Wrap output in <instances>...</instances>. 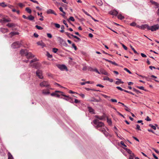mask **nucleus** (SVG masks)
Wrapping results in <instances>:
<instances>
[{
	"mask_svg": "<svg viewBox=\"0 0 159 159\" xmlns=\"http://www.w3.org/2000/svg\"><path fill=\"white\" fill-rule=\"evenodd\" d=\"M42 93L43 94L45 95H49L50 93L49 90L48 89L43 90H42Z\"/></svg>",
	"mask_w": 159,
	"mask_h": 159,
	"instance_id": "17",
	"label": "nucleus"
},
{
	"mask_svg": "<svg viewBox=\"0 0 159 159\" xmlns=\"http://www.w3.org/2000/svg\"><path fill=\"white\" fill-rule=\"evenodd\" d=\"M116 88L117 89H119V90H120L121 91H124V90H125V89H122L120 87H119V86H117Z\"/></svg>",
	"mask_w": 159,
	"mask_h": 159,
	"instance_id": "51",
	"label": "nucleus"
},
{
	"mask_svg": "<svg viewBox=\"0 0 159 159\" xmlns=\"http://www.w3.org/2000/svg\"><path fill=\"white\" fill-rule=\"evenodd\" d=\"M0 6L2 7H5L7 6V5L5 4V3L4 2L0 3Z\"/></svg>",
	"mask_w": 159,
	"mask_h": 159,
	"instance_id": "39",
	"label": "nucleus"
},
{
	"mask_svg": "<svg viewBox=\"0 0 159 159\" xmlns=\"http://www.w3.org/2000/svg\"><path fill=\"white\" fill-rule=\"evenodd\" d=\"M118 18L120 20H122L124 18V17L120 14L118 16Z\"/></svg>",
	"mask_w": 159,
	"mask_h": 159,
	"instance_id": "32",
	"label": "nucleus"
},
{
	"mask_svg": "<svg viewBox=\"0 0 159 159\" xmlns=\"http://www.w3.org/2000/svg\"><path fill=\"white\" fill-rule=\"evenodd\" d=\"M136 23L135 22H132L130 24V25L131 26H135L136 25Z\"/></svg>",
	"mask_w": 159,
	"mask_h": 159,
	"instance_id": "62",
	"label": "nucleus"
},
{
	"mask_svg": "<svg viewBox=\"0 0 159 159\" xmlns=\"http://www.w3.org/2000/svg\"><path fill=\"white\" fill-rule=\"evenodd\" d=\"M134 154L133 153H132L131 155L129 156V159H134Z\"/></svg>",
	"mask_w": 159,
	"mask_h": 159,
	"instance_id": "53",
	"label": "nucleus"
},
{
	"mask_svg": "<svg viewBox=\"0 0 159 159\" xmlns=\"http://www.w3.org/2000/svg\"><path fill=\"white\" fill-rule=\"evenodd\" d=\"M130 47L135 53L136 54H139V53L137 52L135 50L134 48H133V47L131 45H130Z\"/></svg>",
	"mask_w": 159,
	"mask_h": 159,
	"instance_id": "36",
	"label": "nucleus"
},
{
	"mask_svg": "<svg viewBox=\"0 0 159 159\" xmlns=\"http://www.w3.org/2000/svg\"><path fill=\"white\" fill-rule=\"evenodd\" d=\"M151 2L155 6H156L157 7H158L159 4L157 2H155V1H151Z\"/></svg>",
	"mask_w": 159,
	"mask_h": 159,
	"instance_id": "34",
	"label": "nucleus"
},
{
	"mask_svg": "<svg viewBox=\"0 0 159 159\" xmlns=\"http://www.w3.org/2000/svg\"><path fill=\"white\" fill-rule=\"evenodd\" d=\"M47 13L48 14H52L55 16L57 15V14L54 12V11L51 9L48 10L47 11Z\"/></svg>",
	"mask_w": 159,
	"mask_h": 159,
	"instance_id": "18",
	"label": "nucleus"
},
{
	"mask_svg": "<svg viewBox=\"0 0 159 159\" xmlns=\"http://www.w3.org/2000/svg\"><path fill=\"white\" fill-rule=\"evenodd\" d=\"M58 93H60L61 94L63 93L62 92L59 91H55L54 92L51 93L50 95L52 96H56L57 97H59L60 95Z\"/></svg>",
	"mask_w": 159,
	"mask_h": 159,
	"instance_id": "8",
	"label": "nucleus"
},
{
	"mask_svg": "<svg viewBox=\"0 0 159 159\" xmlns=\"http://www.w3.org/2000/svg\"><path fill=\"white\" fill-rule=\"evenodd\" d=\"M7 25L9 27L11 28L16 26V24L13 23H8Z\"/></svg>",
	"mask_w": 159,
	"mask_h": 159,
	"instance_id": "26",
	"label": "nucleus"
},
{
	"mask_svg": "<svg viewBox=\"0 0 159 159\" xmlns=\"http://www.w3.org/2000/svg\"><path fill=\"white\" fill-rule=\"evenodd\" d=\"M37 44L38 45L42 46V47L45 46V44L42 41L38 42Z\"/></svg>",
	"mask_w": 159,
	"mask_h": 159,
	"instance_id": "24",
	"label": "nucleus"
},
{
	"mask_svg": "<svg viewBox=\"0 0 159 159\" xmlns=\"http://www.w3.org/2000/svg\"><path fill=\"white\" fill-rule=\"evenodd\" d=\"M65 34L68 37L70 38H71V37L70 36V35L72 36L74 38L77 39L79 41H80L81 40V39L78 37L72 34H70L68 32H65Z\"/></svg>",
	"mask_w": 159,
	"mask_h": 159,
	"instance_id": "10",
	"label": "nucleus"
},
{
	"mask_svg": "<svg viewBox=\"0 0 159 159\" xmlns=\"http://www.w3.org/2000/svg\"><path fill=\"white\" fill-rule=\"evenodd\" d=\"M21 42L17 41L13 43L11 45V47L13 48H20L21 45Z\"/></svg>",
	"mask_w": 159,
	"mask_h": 159,
	"instance_id": "3",
	"label": "nucleus"
},
{
	"mask_svg": "<svg viewBox=\"0 0 159 159\" xmlns=\"http://www.w3.org/2000/svg\"><path fill=\"white\" fill-rule=\"evenodd\" d=\"M34 17L31 15H29L28 16V19L30 21H34Z\"/></svg>",
	"mask_w": 159,
	"mask_h": 159,
	"instance_id": "25",
	"label": "nucleus"
},
{
	"mask_svg": "<svg viewBox=\"0 0 159 159\" xmlns=\"http://www.w3.org/2000/svg\"><path fill=\"white\" fill-rule=\"evenodd\" d=\"M1 17H0V18H1L0 19V23L2 24L3 25L6 22L11 21V19L7 16L4 15L2 14H1Z\"/></svg>",
	"mask_w": 159,
	"mask_h": 159,
	"instance_id": "2",
	"label": "nucleus"
},
{
	"mask_svg": "<svg viewBox=\"0 0 159 159\" xmlns=\"http://www.w3.org/2000/svg\"><path fill=\"white\" fill-rule=\"evenodd\" d=\"M20 54L22 56H26L28 53V50L26 49H21L20 52Z\"/></svg>",
	"mask_w": 159,
	"mask_h": 159,
	"instance_id": "13",
	"label": "nucleus"
},
{
	"mask_svg": "<svg viewBox=\"0 0 159 159\" xmlns=\"http://www.w3.org/2000/svg\"><path fill=\"white\" fill-rule=\"evenodd\" d=\"M88 70L90 71H92L93 70V69L90 66L88 67Z\"/></svg>",
	"mask_w": 159,
	"mask_h": 159,
	"instance_id": "54",
	"label": "nucleus"
},
{
	"mask_svg": "<svg viewBox=\"0 0 159 159\" xmlns=\"http://www.w3.org/2000/svg\"><path fill=\"white\" fill-rule=\"evenodd\" d=\"M98 130L104 134L106 137H108L109 136L110 137H111V135L107 131H106L105 129L104 128H101L98 129Z\"/></svg>",
	"mask_w": 159,
	"mask_h": 159,
	"instance_id": "6",
	"label": "nucleus"
},
{
	"mask_svg": "<svg viewBox=\"0 0 159 159\" xmlns=\"http://www.w3.org/2000/svg\"><path fill=\"white\" fill-rule=\"evenodd\" d=\"M133 90L134 91L136 92L137 93H140V92L139 90H138L134 88L133 89Z\"/></svg>",
	"mask_w": 159,
	"mask_h": 159,
	"instance_id": "55",
	"label": "nucleus"
},
{
	"mask_svg": "<svg viewBox=\"0 0 159 159\" xmlns=\"http://www.w3.org/2000/svg\"><path fill=\"white\" fill-rule=\"evenodd\" d=\"M149 26L147 24H144L142 25L139 26V28L142 30H145L147 29L148 30H149Z\"/></svg>",
	"mask_w": 159,
	"mask_h": 159,
	"instance_id": "12",
	"label": "nucleus"
},
{
	"mask_svg": "<svg viewBox=\"0 0 159 159\" xmlns=\"http://www.w3.org/2000/svg\"><path fill=\"white\" fill-rule=\"evenodd\" d=\"M40 86L42 87L47 88L50 86V84L48 81H43L40 84Z\"/></svg>",
	"mask_w": 159,
	"mask_h": 159,
	"instance_id": "4",
	"label": "nucleus"
},
{
	"mask_svg": "<svg viewBox=\"0 0 159 159\" xmlns=\"http://www.w3.org/2000/svg\"><path fill=\"white\" fill-rule=\"evenodd\" d=\"M75 19L74 17L72 16H70L68 20V21L69 22V20H71L72 21H75Z\"/></svg>",
	"mask_w": 159,
	"mask_h": 159,
	"instance_id": "40",
	"label": "nucleus"
},
{
	"mask_svg": "<svg viewBox=\"0 0 159 159\" xmlns=\"http://www.w3.org/2000/svg\"><path fill=\"white\" fill-rule=\"evenodd\" d=\"M9 30L7 29L4 28H0V31L2 33H5L8 31Z\"/></svg>",
	"mask_w": 159,
	"mask_h": 159,
	"instance_id": "23",
	"label": "nucleus"
},
{
	"mask_svg": "<svg viewBox=\"0 0 159 159\" xmlns=\"http://www.w3.org/2000/svg\"><path fill=\"white\" fill-rule=\"evenodd\" d=\"M124 149L126 150V152L129 154H132V152L131 151L130 149H127L126 148H123Z\"/></svg>",
	"mask_w": 159,
	"mask_h": 159,
	"instance_id": "31",
	"label": "nucleus"
},
{
	"mask_svg": "<svg viewBox=\"0 0 159 159\" xmlns=\"http://www.w3.org/2000/svg\"><path fill=\"white\" fill-rule=\"evenodd\" d=\"M61 95L66 98H63L65 100H66V101H69V100H70V97L69 96H67L66 95H65V94H64V93H62V94H61Z\"/></svg>",
	"mask_w": 159,
	"mask_h": 159,
	"instance_id": "21",
	"label": "nucleus"
},
{
	"mask_svg": "<svg viewBox=\"0 0 159 159\" xmlns=\"http://www.w3.org/2000/svg\"><path fill=\"white\" fill-rule=\"evenodd\" d=\"M152 155L154 157L155 159H158V157L156 156V155L154 153H152Z\"/></svg>",
	"mask_w": 159,
	"mask_h": 159,
	"instance_id": "64",
	"label": "nucleus"
},
{
	"mask_svg": "<svg viewBox=\"0 0 159 159\" xmlns=\"http://www.w3.org/2000/svg\"><path fill=\"white\" fill-rule=\"evenodd\" d=\"M124 70L126 71L127 72H128L129 73V74H131L132 73L131 72V71L129 70L127 68H124Z\"/></svg>",
	"mask_w": 159,
	"mask_h": 159,
	"instance_id": "50",
	"label": "nucleus"
},
{
	"mask_svg": "<svg viewBox=\"0 0 159 159\" xmlns=\"http://www.w3.org/2000/svg\"><path fill=\"white\" fill-rule=\"evenodd\" d=\"M57 66L61 70H67V69L66 66L64 65L58 64L57 65Z\"/></svg>",
	"mask_w": 159,
	"mask_h": 159,
	"instance_id": "9",
	"label": "nucleus"
},
{
	"mask_svg": "<svg viewBox=\"0 0 159 159\" xmlns=\"http://www.w3.org/2000/svg\"><path fill=\"white\" fill-rule=\"evenodd\" d=\"M8 159H13V157L11 154L10 153H8Z\"/></svg>",
	"mask_w": 159,
	"mask_h": 159,
	"instance_id": "35",
	"label": "nucleus"
},
{
	"mask_svg": "<svg viewBox=\"0 0 159 159\" xmlns=\"http://www.w3.org/2000/svg\"><path fill=\"white\" fill-rule=\"evenodd\" d=\"M118 81H117L116 82V84L117 85H119L120 84H123L124 82L121 81V80L118 79H117Z\"/></svg>",
	"mask_w": 159,
	"mask_h": 159,
	"instance_id": "28",
	"label": "nucleus"
},
{
	"mask_svg": "<svg viewBox=\"0 0 159 159\" xmlns=\"http://www.w3.org/2000/svg\"><path fill=\"white\" fill-rule=\"evenodd\" d=\"M90 102H99L101 101V98H99V99H97L94 97L90 99L89 100Z\"/></svg>",
	"mask_w": 159,
	"mask_h": 159,
	"instance_id": "15",
	"label": "nucleus"
},
{
	"mask_svg": "<svg viewBox=\"0 0 159 159\" xmlns=\"http://www.w3.org/2000/svg\"><path fill=\"white\" fill-rule=\"evenodd\" d=\"M74 102L75 103H78L80 102V100H79L76 99H75Z\"/></svg>",
	"mask_w": 159,
	"mask_h": 159,
	"instance_id": "57",
	"label": "nucleus"
},
{
	"mask_svg": "<svg viewBox=\"0 0 159 159\" xmlns=\"http://www.w3.org/2000/svg\"><path fill=\"white\" fill-rule=\"evenodd\" d=\"M93 124L95 125V128L98 129L101 128H103L102 127L104 126L103 122L99 121L98 119H95L93 122Z\"/></svg>",
	"mask_w": 159,
	"mask_h": 159,
	"instance_id": "1",
	"label": "nucleus"
},
{
	"mask_svg": "<svg viewBox=\"0 0 159 159\" xmlns=\"http://www.w3.org/2000/svg\"><path fill=\"white\" fill-rule=\"evenodd\" d=\"M111 102H117V100L116 99H111L110 100Z\"/></svg>",
	"mask_w": 159,
	"mask_h": 159,
	"instance_id": "59",
	"label": "nucleus"
},
{
	"mask_svg": "<svg viewBox=\"0 0 159 159\" xmlns=\"http://www.w3.org/2000/svg\"><path fill=\"white\" fill-rule=\"evenodd\" d=\"M109 14L111 15L116 16L118 14V12L116 10H111L109 12Z\"/></svg>",
	"mask_w": 159,
	"mask_h": 159,
	"instance_id": "16",
	"label": "nucleus"
},
{
	"mask_svg": "<svg viewBox=\"0 0 159 159\" xmlns=\"http://www.w3.org/2000/svg\"><path fill=\"white\" fill-rule=\"evenodd\" d=\"M38 61V60L37 58H34L32 60H31L30 61V66L32 67H35L36 68L37 66L36 65L37 64V63H34L33 64H32V63L36 62Z\"/></svg>",
	"mask_w": 159,
	"mask_h": 159,
	"instance_id": "7",
	"label": "nucleus"
},
{
	"mask_svg": "<svg viewBox=\"0 0 159 159\" xmlns=\"http://www.w3.org/2000/svg\"><path fill=\"white\" fill-rule=\"evenodd\" d=\"M145 120L147 121H150L151 120V119H150L148 116H147Z\"/></svg>",
	"mask_w": 159,
	"mask_h": 159,
	"instance_id": "63",
	"label": "nucleus"
},
{
	"mask_svg": "<svg viewBox=\"0 0 159 159\" xmlns=\"http://www.w3.org/2000/svg\"><path fill=\"white\" fill-rule=\"evenodd\" d=\"M26 11L29 13H30L31 12V10L29 7H27L25 9Z\"/></svg>",
	"mask_w": 159,
	"mask_h": 159,
	"instance_id": "38",
	"label": "nucleus"
},
{
	"mask_svg": "<svg viewBox=\"0 0 159 159\" xmlns=\"http://www.w3.org/2000/svg\"><path fill=\"white\" fill-rule=\"evenodd\" d=\"M107 122L109 125H111L112 124V121L111 119H107Z\"/></svg>",
	"mask_w": 159,
	"mask_h": 159,
	"instance_id": "45",
	"label": "nucleus"
},
{
	"mask_svg": "<svg viewBox=\"0 0 159 159\" xmlns=\"http://www.w3.org/2000/svg\"><path fill=\"white\" fill-rule=\"evenodd\" d=\"M47 36L49 38H52V35L51 34H50V33H47Z\"/></svg>",
	"mask_w": 159,
	"mask_h": 159,
	"instance_id": "60",
	"label": "nucleus"
},
{
	"mask_svg": "<svg viewBox=\"0 0 159 159\" xmlns=\"http://www.w3.org/2000/svg\"><path fill=\"white\" fill-rule=\"evenodd\" d=\"M97 4L99 6H101L102 4V2L101 0H96Z\"/></svg>",
	"mask_w": 159,
	"mask_h": 159,
	"instance_id": "29",
	"label": "nucleus"
},
{
	"mask_svg": "<svg viewBox=\"0 0 159 159\" xmlns=\"http://www.w3.org/2000/svg\"><path fill=\"white\" fill-rule=\"evenodd\" d=\"M63 46L65 47H67L68 44L65 41V42L62 44Z\"/></svg>",
	"mask_w": 159,
	"mask_h": 159,
	"instance_id": "58",
	"label": "nucleus"
},
{
	"mask_svg": "<svg viewBox=\"0 0 159 159\" xmlns=\"http://www.w3.org/2000/svg\"><path fill=\"white\" fill-rule=\"evenodd\" d=\"M54 24L55 27L57 28H60V25L59 24L57 23H54Z\"/></svg>",
	"mask_w": 159,
	"mask_h": 159,
	"instance_id": "49",
	"label": "nucleus"
},
{
	"mask_svg": "<svg viewBox=\"0 0 159 159\" xmlns=\"http://www.w3.org/2000/svg\"><path fill=\"white\" fill-rule=\"evenodd\" d=\"M72 46L73 48H74L75 50H77V48L76 47V46L75 45V44L73 43L72 44Z\"/></svg>",
	"mask_w": 159,
	"mask_h": 159,
	"instance_id": "56",
	"label": "nucleus"
},
{
	"mask_svg": "<svg viewBox=\"0 0 159 159\" xmlns=\"http://www.w3.org/2000/svg\"><path fill=\"white\" fill-rule=\"evenodd\" d=\"M35 27L37 29L39 30H42L43 29V28L42 27L38 25H36Z\"/></svg>",
	"mask_w": 159,
	"mask_h": 159,
	"instance_id": "41",
	"label": "nucleus"
},
{
	"mask_svg": "<svg viewBox=\"0 0 159 159\" xmlns=\"http://www.w3.org/2000/svg\"><path fill=\"white\" fill-rule=\"evenodd\" d=\"M159 29V25L157 24L151 26H149V30H150L152 31H154L157 30Z\"/></svg>",
	"mask_w": 159,
	"mask_h": 159,
	"instance_id": "5",
	"label": "nucleus"
},
{
	"mask_svg": "<svg viewBox=\"0 0 159 159\" xmlns=\"http://www.w3.org/2000/svg\"><path fill=\"white\" fill-rule=\"evenodd\" d=\"M63 23L64 24L66 25V26L67 28H68V24L66 23V20H63Z\"/></svg>",
	"mask_w": 159,
	"mask_h": 159,
	"instance_id": "61",
	"label": "nucleus"
},
{
	"mask_svg": "<svg viewBox=\"0 0 159 159\" xmlns=\"http://www.w3.org/2000/svg\"><path fill=\"white\" fill-rule=\"evenodd\" d=\"M95 117L97 118V119L99 120H103L104 118V117L103 116H99L98 115H96L95 116Z\"/></svg>",
	"mask_w": 159,
	"mask_h": 159,
	"instance_id": "27",
	"label": "nucleus"
},
{
	"mask_svg": "<svg viewBox=\"0 0 159 159\" xmlns=\"http://www.w3.org/2000/svg\"><path fill=\"white\" fill-rule=\"evenodd\" d=\"M100 74H102L107 76L110 75L104 69H101L100 70Z\"/></svg>",
	"mask_w": 159,
	"mask_h": 159,
	"instance_id": "14",
	"label": "nucleus"
},
{
	"mask_svg": "<svg viewBox=\"0 0 159 159\" xmlns=\"http://www.w3.org/2000/svg\"><path fill=\"white\" fill-rule=\"evenodd\" d=\"M58 38L59 39L60 43L61 44H62L65 42V41L61 38L59 37Z\"/></svg>",
	"mask_w": 159,
	"mask_h": 159,
	"instance_id": "33",
	"label": "nucleus"
},
{
	"mask_svg": "<svg viewBox=\"0 0 159 159\" xmlns=\"http://www.w3.org/2000/svg\"><path fill=\"white\" fill-rule=\"evenodd\" d=\"M19 34V33L18 32L12 31L9 34L11 35L10 38H11L13 36L16 35H18Z\"/></svg>",
	"mask_w": 159,
	"mask_h": 159,
	"instance_id": "20",
	"label": "nucleus"
},
{
	"mask_svg": "<svg viewBox=\"0 0 159 159\" xmlns=\"http://www.w3.org/2000/svg\"><path fill=\"white\" fill-rule=\"evenodd\" d=\"M82 11H83V12L88 16H89L90 17L91 16L90 15V14H89L87 11H85L84 10L82 9Z\"/></svg>",
	"mask_w": 159,
	"mask_h": 159,
	"instance_id": "48",
	"label": "nucleus"
},
{
	"mask_svg": "<svg viewBox=\"0 0 159 159\" xmlns=\"http://www.w3.org/2000/svg\"><path fill=\"white\" fill-rule=\"evenodd\" d=\"M58 50V49L55 48H53L52 49V51L54 53H56L57 52Z\"/></svg>",
	"mask_w": 159,
	"mask_h": 159,
	"instance_id": "47",
	"label": "nucleus"
},
{
	"mask_svg": "<svg viewBox=\"0 0 159 159\" xmlns=\"http://www.w3.org/2000/svg\"><path fill=\"white\" fill-rule=\"evenodd\" d=\"M149 126L151 127L154 130H156V126L154 125H152V124H149Z\"/></svg>",
	"mask_w": 159,
	"mask_h": 159,
	"instance_id": "42",
	"label": "nucleus"
},
{
	"mask_svg": "<svg viewBox=\"0 0 159 159\" xmlns=\"http://www.w3.org/2000/svg\"><path fill=\"white\" fill-rule=\"evenodd\" d=\"M88 109L90 113H92L93 114H95L94 110L91 107H88Z\"/></svg>",
	"mask_w": 159,
	"mask_h": 159,
	"instance_id": "22",
	"label": "nucleus"
},
{
	"mask_svg": "<svg viewBox=\"0 0 159 159\" xmlns=\"http://www.w3.org/2000/svg\"><path fill=\"white\" fill-rule=\"evenodd\" d=\"M36 75L39 77L40 79L43 78V76H42V71L40 70H38L36 72Z\"/></svg>",
	"mask_w": 159,
	"mask_h": 159,
	"instance_id": "11",
	"label": "nucleus"
},
{
	"mask_svg": "<svg viewBox=\"0 0 159 159\" xmlns=\"http://www.w3.org/2000/svg\"><path fill=\"white\" fill-rule=\"evenodd\" d=\"M47 56L49 58H52V56L50 55L48 52H47Z\"/></svg>",
	"mask_w": 159,
	"mask_h": 159,
	"instance_id": "44",
	"label": "nucleus"
},
{
	"mask_svg": "<svg viewBox=\"0 0 159 159\" xmlns=\"http://www.w3.org/2000/svg\"><path fill=\"white\" fill-rule=\"evenodd\" d=\"M135 87L140 89L146 91V90L144 89V87L143 86H136Z\"/></svg>",
	"mask_w": 159,
	"mask_h": 159,
	"instance_id": "37",
	"label": "nucleus"
},
{
	"mask_svg": "<svg viewBox=\"0 0 159 159\" xmlns=\"http://www.w3.org/2000/svg\"><path fill=\"white\" fill-rule=\"evenodd\" d=\"M26 57L27 59H31L34 57V56L32 54L31 52H28L26 56Z\"/></svg>",
	"mask_w": 159,
	"mask_h": 159,
	"instance_id": "19",
	"label": "nucleus"
},
{
	"mask_svg": "<svg viewBox=\"0 0 159 159\" xmlns=\"http://www.w3.org/2000/svg\"><path fill=\"white\" fill-rule=\"evenodd\" d=\"M102 96L103 97H104V98H110V96H108L106 95L103 94H102Z\"/></svg>",
	"mask_w": 159,
	"mask_h": 159,
	"instance_id": "52",
	"label": "nucleus"
},
{
	"mask_svg": "<svg viewBox=\"0 0 159 159\" xmlns=\"http://www.w3.org/2000/svg\"><path fill=\"white\" fill-rule=\"evenodd\" d=\"M59 9L63 13H64V15L61 14L62 16L64 17L66 15V13L63 11V8L61 7H59Z\"/></svg>",
	"mask_w": 159,
	"mask_h": 159,
	"instance_id": "30",
	"label": "nucleus"
},
{
	"mask_svg": "<svg viewBox=\"0 0 159 159\" xmlns=\"http://www.w3.org/2000/svg\"><path fill=\"white\" fill-rule=\"evenodd\" d=\"M93 71H95L96 73H98V74H100V73L99 71H98L97 68H95L94 69H93Z\"/></svg>",
	"mask_w": 159,
	"mask_h": 159,
	"instance_id": "46",
	"label": "nucleus"
},
{
	"mask_svg": "<svg viewBox=\"0 0 159 159\" xmlns=\"http://www.w3.org/2000/svg\"><path fill=\"white\" fill-rule=\"evenodd\" d=\"M135 129L137 130H141V129L140 128V126L139 125L137 124L136 125V128H135Z\"/></svg>",
	"mask_w": 159,
	"mask_h": 159,
	"instance_id": "43",
	"label": "nucleus"
}]
</instances>
